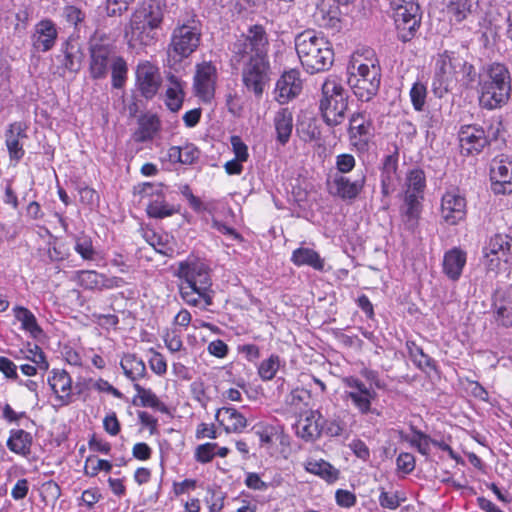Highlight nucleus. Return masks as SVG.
<instances>
[{
    "label": "nucleus",
    "instance_id": "nucleus-39",
    "mask_svg": "<svg viewBox=\"0 0 512 512\" xmlns=\"http://www.w3.org/2000/svg\"><path fill=\"white\" fill-rule=\"evenodd\" d=\"M15 318L21 323V329L29 335L38 339L43 335V329L39 326L35 315L26 307L16 306L13 308Z\"/></svg>",
    "mask_w": 512,
    "mask_h": 512
},
{
    "label": "nucleus",
    "instance_id": "nucleus-50",
    "mask_svg": "<svg viewBox=\"0 0 512 512\" xmlns=\"http://www.w3.org/2000/svg\"><path fill=\"white\" fill-rule=\"evenodd\" d=\"M280 367V357L276 354L270 355L263 360L258 367V375L263 381L272 380Z\"/></svg>",
    "mask_w": 512,
    "mask_h": 512
},
{
    "label": "nucleus",
    "instance_id": "nucleus-24",
    "mask_svg": "<svg viewBox=\"0 0 512 512\" xmlns=\"http://www.w3.org/2000/svg\"><path fill=\"white\" fill-rule=\"evenodd\" d=\"M57 38L56 24L50 19H42L34 26L31 42L35 51L45 53L55 46Z\"/></svg>",
    "mask_w": 512,
    "mask_h": 512
},
{
    "label": "nucleus",
    "instance_id": "nucleus-23",
    "mask_svg": "<svg viewBox=\"0 0 512 512\" xmlns=\"http://www.w3.org/2000/svg\"><path fill=\"white\" fill-rule=\"evenodd\" d=\"M28 126L23 121L10 123L5 130V145L11 161L19 162L25 155L22 139L28 138Z\"/></svg>",
    "mask_w": 512,
    "mask_h": 512
},
{
    "label": "nucleus",
    "instance_id": "nucleus-16",
    "mask_svg": "<svg viewBox=\"0 0 512 512\" xmlns=\"http://www.w3.org/2000/svg\"><path fill=\"white\" fill-rule=\"evenodd\" d=\"M366 183L364 173L351 180L345 175L335 174L331 180L327 181V189L330 195L338 197L344 201L355 200L363 191Z\"/></svg>",
    "mask_w": 512,
    "mask_h": 512
},
{
    "label": "nucleus",
    "instance_id": "nucleus-58",
    "mask_svg": "<svg viewBox=\"0 0 512 512\" xmlns=\"http://www.w3.org/2000/svg\"><path fill=\"white\" fill-rule=\"evenodd\" d=\"M256 434L258 435L262 445H270L278 439L280 432L278 427L268 425L256 430Z\"/></svg>",
    "mask_w": 512,
    "mask_h": 512
},
{
    "label": "nucleus",
    "instance_id": "nucleus-31",
    "mask_svg": "<svg viewBox=\"0 0 512 512\" xmlns=\"http://www.w3.org/2000/svg\"><path fill=\"white\" fill-rule=\"evenodd\" d=\"M444 4L450 19L461 23L477 11L479 0H444Z\"/></svg>",
    "mask_w": 512,
    "mask_h": 512
},
{
    "label": "nucleus",
    "instance_id": "nucleus-28",
    "mask_svg": "<svg viewBox=\"0 0 512 512\" xmlns=\"http://www.w3.org/2000/svg\"><path fill=\"white\" fill-rule=\"evenodd\" d=\"M397 168L398 156L397 154L387 155L384 157L383 166L381 169V193L387 197L391 195L396 189L397 183Z\"/></svg>",
    "mask_w": 512,
    "mask_h": 512
},
{
    "label": "nucleus",
    "instance_id": "nucleus-30",
    "mask_svg": "<svg viewBox=\"0 0 512 512\" xmlns=\"http://www.w3.org/2000/svg\"><path fill=\"white\" fill-rule=\"evenodd\" d=\"M61 52L64 55L62 65L65 70L77 73L81 68L83 53L79 43L73 36H70L61 47Z\"/></svg>",
    "mask_w": 512,
    "mask_h": 512
},
{
    "label": "nucleus",
    "instance_id": "nucleus-34",
    "mask_svg": "<svg viewBox=\"0 0 512 512\" xmlns=\"http://www.w3.org/2000/svg\"><path fill=\"white\" fill-rule=\"evenodd\" d=\"M277 142L284 146L291 137L293 130V115L288 108H282L276 112L274 119Z\"/></svg>",
    "mask_w": 512,
    "mask_h": 512
},
{
    "label": "nucleus",
    "instance_id": "nucleus-7",
    "mask_svg": "<svg viewBox=\"0 0 512 512\" xmlns=\"http://www.w3.org/2000/svg\"><path fill=\"white\" fill-rule=\"evenodd\" d=\"M349 95L341 82L334 77L327 78L321 86L319 111L328 127L341 125L346 119Z\"/></svg>",
    "mask_w": 512,
    "mask_h": 512
},
{
    "label": "nucleus",
    "instance_id": "nucleus-18",
    "mask_svg": "<svg viewBox=\"0 0 512 512\" xmlns=\"http://www.w3.org/2000/svg\"><path fill=\"white\" fill-rule=\"evenodd\" d=\"M490 178L496 194L512 191V157L501 154L491 161Z\"/></svg>",
    "mask_w": 512,
    "mask_h": 512
},
{
    "label": "nucleus",
    "instance_id": "nucleus-64",
    "mask_svg": "<svg viewBox=\"0 0 512 512\" xmlns=\"http://www.w3.org/2000/svg\"><path fill=\"white\" fill-rule=\"evenodd\" d=\"M335 500L340 507L350 508L356 504L357 498L356 495L349 490L338 489L335 493Z\"/></svg>",
    "mask_w": 512,
    "mask_h": 512
},
{
    "label": "nucleus",
    "instance_id": "nucleus-5",
    "mask_svg": "<svg viewBox=\"0 0 512 512\" xmlns=\"http://www.w3.org/2000/svg\"><path fill=\"white\" fill-rule=\"evenodd\" d=\"M354 56L348 67L347 83L355 97L368 102L373 99L381 84V67L378 58L373 51H367V55Z\"/></svg>",
    "mask_w": 512,
    "mask_h": 512
},
{
    "label": "nucleus",
    "instance_id": "nucleus-2",
    "mask_svg": "<svg viewBox=\"0 0 512 512\" xmlns=\"http://www.w3.org/2000/svg\"><path fill=\"white\" fill-rule=\"evenodd\" d=\"M478 101L481 108L496 110L505 106L512 92L509 68L501 62H492L483 68L478 80Z\"/></svg>",
    "mask_w": 512,
    "mask_h": 512
},
{
    "label": "nucleus",
    "instance_id": "nucleus-14",
    "mask_svg": "<svg viewBox=\"0 0 512 512\" xmlns=\"http://www.w3.org/2000/svg\"><path fill=\"white\" fill-rule=\"evenodd\" d=\"M347 133L353 149L360 153L367 152L374 137V127L370 115L364 111L353 112L349 117Z\"/></svg>",
    "mask_w": 512,
    "mask_h": 512
},
{
    "label": "nucleus",
    "instance_id": "nucleus-9",
    "mask_svg": "<svg viewBox=\"0 0 512 512\" xmlns=\"http://www.w3.org/2000/svg\"><path fill=\"white\" fill-rule=\"evenodd\" d=\"M268 37L261 25H253L247 34H242L231 44V63L236 68L268 54Z\"/></svg>",
    "mask_w": 512,
    "mask_h": 512
},
{
    "label": "nucleus",
    "instance_id": "nucleus-35",
    "mask_svg": "<svg viewBox=\"0 0 512 512\" xmlns=\"http://www.w3.org/2000/svg\"><path fill=\"white\" fill-rule=\"evenodd\" d=\"M160 120L155 114H145L138 119V128L133 133L135 142L144 143L154 138L160 129Z\"/></svg>",
    "mask_w": 512,
    "mask_h": 512
},
{
    "label": "nucleus",
    "instance_id": "nucleus-19",
    "mask_svg": "<svg viewBox=\"0 0 512 512\" xmlns=\"http://www.w3.org/2000/svg\"><path fill=\"white\" fill-rule=\"evenodd\" d=\"M136 84L143 97L153 98L161 84L158 68L149 61L140 62L136 68Z\"/></svg>",
    "mask_w": 512,
    "mask_h": 512
},
{
    "label": "nucleus",
    "instance_id": "nucleus-25",
    "mask_svg": "<svg viewBox=\"0 0 512 512\" xmlns=\"http://www.w3.org/2000/svg\"><path fill=\"white\" fill-rule=\"evenodd\" d=\"M301 90L300 72L296 69H291L284 72L278 79L275 88V99L280 104H286L298 96Z\"/></svg>",
    "mask_w": 512,
    "mask_h": 512
},
{
    "label": "nucleus",
    "instance_id": "nucleus-49",
    "mask_svg": "<svg viewBox=\"0 0 512 512\" xmlns=\"http://www.w3.org/2000/svg\"><path fill=\"white\" fill-rule=\"evenodd\" d=\"M427 94V86L424 83L416 81L412 84L409 96L413 109L415 111L422 112L424 110L426 105Z\"/></svg>",
    "mask_w": 512,
    "mask_h": 512
},
{
    "label": "nucleus",
    "instance_id": "nucleus-27",
    "mask_svg": "<svg viewBox=\"0 0 512 512\" xmlns=\"http://www.w3.org/2000/svg\"><path fill=\"white\" fill-rule=\"evenodd\" d=\"M467 260L466 252L454 247L445 252L442 262L443 273L452 281H457L465 267Z\"/></svg>",
    "mask_w": 512,
    "mask_h": 512
},
{
    "label": "nucleus",
    "instance_id": "nucleus-36",
    "mask_svg": "<svg viewBox=\"0 0 512 512\" xmlns=\"http://www.w3.org/2000/svg\"><path fill=\"white\" fill-rule=\"evenodd\" d=\"M167 80L170 83L166 91V106L172 112H177L181 109L185 97L184 85L185 83L174 74L169 73Z\"/></svg>",
    "mask_w": 512,
    "mask_h": 512
},
{
    "label": "nucleus",
    "instance_id": "nucleus-3",
    "mask_svg": "<svg viewBox=\"0 0 512 512\" xmlns=\"http://www.w3.org/2000/svg\"><path fill=\"white\" fill-rule=\"evenodd\" d=\"M295 49L302 67L309 74L327 71L333 65L334 50L322 32H301L295 38Z\"/></svg>",
    "mask_w": 512,
    "mask_h": 512
},
{
    "label": "nucleus",
    "instance_id": "nucleus-54",
    "mask_svg": "<svg viewBox=\"0 0 512 512\" xmlns=\"http://www.w3.org/2000/svg\"><path fill=\"white\" fill-rule=\"evenodd\" d=\"M459 77H461L460 80L463 82V85L466 88L471 87L477 78L475 67L464 60L462 57L460 67L458 68L457 72V81L459 80Z\"/></svg>",
    "mask_w": 512,
    "mask_h": 512
},
{
    "label": "nucleus",
    "instance_id": "nucleus-20",
    "mask_svg": "<svg viewBox=\"0 0 512 512\" xmlns=\"http://www.w3.org/2000/svg\"><path fill=\"white\" fill-rule=\"evenodd\" d=\"M461 151L465 155L479 154L488 146L484 128L477 124L462 125L458 132Z\"/></svg>",
    "mask_w": 512,
    "mask_h": 512
},
{
    "label": "nucleus",
    "instance_id": "nucleus-41",
    "mask_svg": "<svg viewBox=\"0 0 512 512\" xmlns=\"http://www.w3.org/2000/svg\"><path fill=\"white\" fill-rule=\"evenodd\" d=\"M71 238L74 242V251L82 258L83 261H95L98 258L99 252L93 245L91 236L85 232L72 234Z\"/></svg>",
    "mask_w": 512,
    "mask_h": 512
},
{
    "label": "nucleus",
    "instance_id": "nucleus-52",
    "mask_svg": "<svg viewBox=\"0 0 512 512\" xmlns=\"http://www.w3.org/2000/svg\"><path fill=\"white\" fill-rule=\"evenodd\" d=\"M111 470L112 463L108 460L89 456L85 461L84 472L87 476L94 477L99 473V471L110 472Z\"/></svg>",
    "mask_w": 512,
    "mask_h": 512
},
{
    "label": "nucleus",
    "instance_id": "nucleus-11",
    "mask_svg": "<svg viewBox=\"0 0 512 512\" xmlns=\"http://www.w3.org/2000/svg\"><path fill=\"white\" fill-rule=\"evenodd\" d=\"M342 384L345 388L342 395L343 400L350 403L360 415H380V412L372 406L377 397L373 388L368 387L359 377L354 375L343 377Z\"/></svg>",
    "mask_w": 512,
    "mask_h": 512
},
{
    "label": "nucleus",
    "instance_id": "nucleus-13",
    "mask_svg": "<svg viewBox=\"0 0 512 512\" xmlns=\"http://www.w3.org/2000/svg\"><path fill=\"white\" fill-rule=\"evenodd\" d=\"M270 62L268 54L256 57L245 63L241 68V79L244 87L260 99L270 82Z\"/></svg>",
    "mask_w": 512,
    "mask_h": 512
},
{
    "label": "nucleus",
    "instance_id": "nucleus-46",
    "mask_svg": "<svg viewBox=\"0 0 512 512\" xmlns=\"http://www.w3.org/2000/svg\"><path fill=\"white\" fill-rule=\"evenodd\" d=\"M104 274L95 270H80L76 272L78 284L86 290L102 291Z\"/></svg>",
    "mask_w": 512,
    "mask_h": 512
},
{
    "label": "nucleus",
    "instance_id": "nucleus-45",
    "mask_svg": "<svg viewBox=\"0 0 512 512\" xmlns=\"http://www.w3.org/2000/svg\"><path fill=\"white\" fill-rule=\"evenodd\" d=\"M134 389L137 392V397L139 398L140 405L142 407H149L160 411L161 413H168V407L166 404L160 401L151 389H146L137 383L134 384Z\"/></svg>",
    "mask_w": 512,
    "mask_h": 512
},
{
    "label": "nucleus",
    "instance_id": "nucleus-63",
    "mask_svg": "<svg viewBox=\"0 0 512 512\" xmlns=\"http://www.w3.org/2000/svg\"><path fill=\"white\" fill-rule=\"evenodd\" d=\"M165 346L171 353H177L183 350V341L175 331L167 332L163 336Z\"/></svg>",
    "mask_w": 512,
    "mask_h": 512
},
{
    "label": "nucleus",
    "instance_id": "nucleus-62",
    "mask_svg": "<svg viewBox=\"0 0 512 512\" xmlns=\"http://www.w3.org/2000/svg\"><path fill=\"white\" fill-rule=\"evenodd\" d=\"M360 376L365 379L366 382L369 383L368 387L373 388V386L377 389H382L384 387V383L380 378L379 372L368 367H363L360 372Z\"/></svg>",
    "mask_w": 512,
    "mask_h": 512
},
{
    "label": "nucleus",
    "instance_id": "nucleus-6",
    "mask_svg": "<svg viewBox=\"0 0 512 512\" xmlns=\"http://www.w3.org/2000/svg\"><path fill=\"white\" fill-rule=\"evenodd\" d=\"M202 37L201 24L195 18L179 21L172 30L166 48L165 66L177 71L182 62L189 58L200 46Z\"/></svg>",
    "mask_w": 512,
    "mask_h": 512
},
{
    "label": "nucleus",
    "instance_id": "nucleus-44",
    "mask_svg": "<svg viewBox=\"0 0 512 512\" xmlns=\"http://www.w3.org/2000/svg\"><path fill=\"white\" fill-rule=\"evenodd\" d=\"M306 470L321 477L328 483H334L339 478V470L324 460L309 462L306 465Z\"/></svg>",
    "mask_w": 512,
    "mask_h": 512
},
{
    "label": "nucleus",
    "instance_id": "nucleus-29",
    "mask_svg": "<svg viewBox=\"0 0 512 512\" xmlns=\"http://www.w3.org/2000/svg\"><path fill=\"white\" fill-rule=\"evenodd\" d=\"M321 415L317 411H310L304 418L296 424V435L306 442L315 441L321 435L320 423Z\"/></svg>",
    "mask_w": 512,
    "mask_h": 512
},
{
    "label": "nucleus",
    "instance_id": "nucleus-51",
    "mask_svg": "<svg viewBox=\"0 0 512 512\" xmlns=\"http://www.w3.org/2000/svg\"><path fill=\"white\" fill-rule=\"evenodd\" d=\"M406 348L408 350V354L411 360L419 368H422L423 366H432L433 359L430 358L427 354H425L423 349L420 346H418L414 341H407Z\"/></svg>",
    "mask_w": 512,
    "mask_h": 512
},
{
    "label": "nucleus",
    "instance_id": "nucleus-32",
    "mask_svg": "<svg viewBox=\"0 0 512 512\" xmlns=\"http://www.w3.org/2000/svg\"><path fill=\"white\" fill-rule=\"evenodd\" d=\"M158 188L155 192V198L149 200L146 211L151 218L163 219L177 213L179 208L165 200L163 185L158 186Z\"/></svg>",
    "mask_w": 512,
    "mask_h": 512
},
{
    "label": "nucleus",
    "instance_id": "nucleus-53",
    "mask_svg": "<svg viewBox=\"0 0 512 512\" xmlns=\"http://www.w3.org/2000/svg\"><path fill=\"white\" fill-rule=\"evenodd\" d=\"M494 318L495 321L506 328L512 326V306L505 303H494Z\"/></svg>",
    "mask_w": 512,
    "mask_h": 512
},
{
    "label": "nucleus",
    "instance_id": "nucleus-47",
    "mask_svg": "<svg viewBox=\"0 0 512 512\" xmlns=\"http://www.w3.org/2000/svg\"><path fill=\"white\" fill-rule=\"evenodd\" d=\"M145 238L148 244L152 246L157 253L170 258L174 256L175 249L168 235H159L155 232H150L145 234Z\"/></svg>",
    "mask_w": 512,
    "mask_h": 512
},
{
    "label": "nucleus",
    "instance_id": "nucleus-43",
    "mask_svg": "<svg viewBox=\"0 0 512 512\" xmlns=\"http://www.w3.org/2000/svg\"><path fill=\"white\" fill-rule=\"evenodd\" d=\"M110 70L112 87L115 89H122L126 85L128 79V64L126 60L119 55L112 58Z\"/></svg>",
    "mask_w": 512,
    "mask_h": 512
},
{
    "label": "nucleus",
    "instance_id": "nucleus-4",
    "mask_svg": "<svg viewBox=\"0 0 512 512\" xmlns=\"http://www.w3.org/2000/svg\"><path fill=\"white\" fill-rule=\"evenodd\" d=\"M164 19V5L159 0H145L132 14L126 32L131 48L149 46L157 40Z\"/></svg>",
    "mask_w": 512,
    "mask_h": 512
},
{
    "label": "nucleus",
    "instance_id": "nucleus-1",
    "mask_svg": "<svg viewBox=\"0 0 512 512\" xmlns=\"http://www.w3.org/2000/svg\"><path fill=\"white\" fill-rule=\"evenodd\" d=\"M174 275L181 280L179 294L187 305L206 310L213 304L211 270L204 261L188 257L178 263Z\"/></svg>",
    "mask_w": 512,
    "mask_h": 512
},
{
    "label": "nucleus",
    "instance_id": "nucleus-37",
    "mask_svg": "<svg viewBox=\"0 0 512 512\" xmlns=\"http://www.w3.org/2000/svg\"><path fill=\"white\" fill-rule=\"evenodd\" d=\"M291 261L298 267L310 266L317 271L324 270V259L321 258L318 252L308 247L295 249L292 253Z\"/></svg>",
    "mask_w": 512,
    "mask_h": 512
},
{
    "label": "nucleus",
    "instance_id": "nucleus-21",
    "mask_svg": "<svg viewBox=\"0 0 512 512\" xmlns=\"http://www.w3.org/2000/svg\"><path fill=\"white\" fill-rule=\"evenodd\" d=\"M216 77L217 70L211 62H203L197 65L194 88L196 95L204 102H209L214 97Z\"/></svg>",
    "mask_w": 512,
    "mask_h": 512
},
{
    "label": "nucleus",
    "instance_id": "nucleus-12",
    "mask_svg": "<svg viewBox=\"0 0 512 512\" xmlns=\"http://www.w3.org/2000/svg\"><path fill=\"white\" fill-rule=\"evenodd\" d=\"M393 18L402 42L410 41L421 23L420 6L417 0H393Z\"/></svg>",
    "mask_w": 512,
    "mask_h": 512
},
{
    "label": "nucleus",
    "instance_id": "nucleus-10",
    "mask_svg": "<svg viewBox=\"0 0 512 512\" xmlns=\"http://www.w3.org/2000/svg\"><path fill=\"white\" fill-rule=\"evenodd\" d=\"M461 57L455 52L444 51L435 58L432 91L436 97L442 98L457 83V72Z\"/></svg>",
    "mask_w": 512,
    "mask_h": 512
},
{
    "label": "nucleus",
    "instance_id": "nucleus-57",
    "mask_svg": "<svg viewBox=\"0 0 512 512\" xmlns=\"http://www.w3.org/2000/svg\"><path fill=\"white\" fill-rule=\"evenodd\" d=\"M218 448L216 443H205L199 445L195 451V458L200 463H208L215 456V450Z\"/></svg>",
    "mask_w": 512,
    "mask_h": 512
},
{
    "label": "nucleus",
    "instance_id": "nucleus-48",
    "mask_svg": "<svg viewBox=\"0 0 512 512\" xmlns=\"http://www.w3.org/2000/svg\"><path fill=\"white\" fill-rule=\"evenodd\" d=\"M63 19L71 26L75 32H80L84 25L86 14L79 7L74 5H66L62 10Z\"/></svg>",
    "mask_w": 512,
    "mask_h": 512
},
{
    "label": "nucleus",
    "instance_id": "nucleus-42",
    "mask_svg": "<svg viewBox=\"0 0 512 512\" xmlns=\"http://www.w3.org/2000/svg\"><path fill=\"white\" fill-rule=\"evenodd\" d=\"M510 238L506 234H496L490 238L489 243L484 248L486 257L494 255L497 260L507 261V255L510 250Z\"/></svg>",
    "mask_w": 512,
    "mask_h": 512
},
{
    "label": "nucleus",
    "instance_id": "nucleus-55",
    "mask_svg": "<svg viewBox=\"0 0 512 512\" xmlns=\"http://www.w3.org/2000/svg\"><path fill=\"white\" fill-rule=\"evenodd\" d=\"M356 166L355 157L349 153H342L336 156L335 167L338 175L350 173Z\"/></svg>",
    "mask_w": 512,
    "mask_h": 512
},
{
    "label": "nucleus",
    "instance_id": "nucleus-33",
    "mask_svg": "<svg viewBox=\"0 0 512 512\" xmlns=\"http://www.w3.org/2000/svg\"><path fill=\"white\" fill-rule=\"evenodd\" d=\"M199 157L200 151L192 143H186L183 146H171L165 156L169 162L182 165H192L198 161Z\"/></svg>",
    "mask_w": 512,
    "mask_h": 512
},
{
    "label": "nucleus",
    "instance_id": "nucleus-22",
    "mask_svg": "<svg viewBox=\"0 0 512 512\" xmlns=\"http://www.w3.org/2000/svg\"><path fill=\"white\" fill-rule=\"evenodd\" d=\"M48 384L55 394L60 406H68L74 401L72 378L63 369H52L48 376Z\"/></svg>",
    "mask_w": 512,
    "mask_h": 512
},
{
    "label": "nucleus",
    "instance_id": "nucleus-59",
    "mask_svg": "<svg viewBox=\"0 0 512 512\" xmlns=\"http://www.w3.org/2000/svg\"><path fill=\"white\" fill-rule=\"evenodd\" d=\"M398 471L404 474H410L415 469V457L408 452H401L396 458Z\"/></svg>",
    "mask_w": 512,
    "mask_h": 512
},
{
    "label": "nucleus",
    "instance_id": "nucleus-26",
    "mask_svg": "<svg viewBox=\"0 0 512 512\" xmlns=\"http://www.w3.org/2000/svg\"><path fill=\"white\" fill-rule=\"evenodd\" d=\"M215 418L227 433H241L247 427L246 417L232 406L219 408Z\"/></svg>",
    "mask_w": 512,
    "mask_h": 512
},
{
    "label": "nucleus",
    "instance_id": "nucleus-17",
    "mask_svg": "<svg viewBox=\"0 0 512 512\" xmlns=\"http://www.w3.org/2000/svg\"><path fill=\"white\" fill-rule=\"evenodd\" d=\"M117 54L114 47L105 43H93L90 46L89 73L92 79L100 80L106 78L112 63V58Z\"/></svg>",
    "mask_w": 512,
    "mask_h": 512
},
{
    "label": "nucleus",
    "instance_id": "nucleus-8",
    "mask_svg": "<svg viewBox=\"0 0 512 512\" xmlns=\"http://www.w3.org/2000/svg\"><path fill=\"white\" fill-rule=\"evenodd\" d=\"M426 188V175L420 168L408 171L405 180L404 203L401 215L406 229L414 231L422 211V201Z\"/></svg>",
    "mask_w": 512,
    "mask_h": 512
},
{
    "label": "nucleus",
    "instance_id": "nucleus-61",
    "mask_svg": "<svg viewBox=\"0 0 512 512\" xmlns=\"http://www.w3.org/2000/svg\"><path fill=\"white\" fill-rule=\"evenodd\" d=\"M224 497L220 491L208 489L205 502L209 506L210 512H219L223 508Z\"/></svg>",
    "mask_w": 512,
    "mask_h": 512
},
{
    "label": "nucleus",
    "instance_id": "nucleus-15",
    "mask_svg": "<svg viewBox=\"0 0 512 512\" xmlns=\"http://www.w3.org/2000/svg\"><path fill=\"white\" fill-rule=\"evenodd\" d=\"M466 198L459 190L446 191L441 197L440 218L447 225H457L466 218Z\"/></svg>",
    "mask_w": 512,
    "mask_h": 512
},
{
    "label": "nucleus",
    "instance_id": "nucleus-60",
    "mask_svg": "<svg viewBox=\"0 0 512 512\" xmlns=\"http://www.w3.org/2000/svg\"><path fill=\"white\" fill-rule=\"evenodd\" d=\"M503 124L499 119L492 120L487 128H484V136L488 140V146L496 142L502 135Z\"/></svg>",
    "mask_w": 512,
    "mask_h": 512
},
{
    "label": "nucleus",
    "instance_id": "nucleus-56",
    "mask_svg": "<svg viewBox=\"0 0 512 512\" xmlns=\"http://www.w3.org/2000/svg\"><path fill=\"white\" fill-rule=\"evenodd\" d=\"M149 366L151 370L162 376L167 372V363L164 356L154 349H150Z\"/></svg>",
    "mask_w": 512,
    "mask_h": 512
},
{
    "label": "nucleus",
    "instance_id": "nucleus-40",
    "mask_svg": "<svg viewBox=\"0 0 512 512\" xmlns=\"http://www.w3.org/2000/svg\"><path fill=\"white\" fill-rule=\"evenodd\" d=\"M120 366L124 375L133 382L144 378L147 373L144 361L136 354H125L121 359Z\"/></svg>",
    "mask_w": 512,
    "mask_h": 512
},
{
    "label": "nucleus",
    "instance_id": "nucleus-38",
    "mask_svg": "<svg viewBox=\"0 0 512 512\" xmlns=\"http://www.w3.org/2000/svg\"><path fill=\"white\" fill-rule=\"evenodd\" d=\"M32 442L33 438L29 432L23 429H13L10 431L6 444L10 451L27 456L31 452Z\"/></svg>",
    "mask_w": 512,
    "mask_h": 512
}]
</instances>
